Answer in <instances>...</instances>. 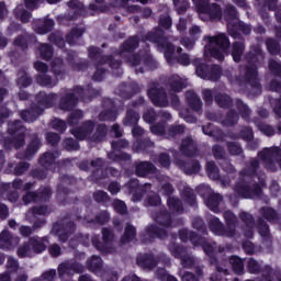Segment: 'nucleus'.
Listing matches in <instances>:
<instances>
[{
  "label": "nucleus",
  "mask_w": 281,
  "mask_h": 281,
  "mask_svg": "<svg viewBox=\"0 0 281 281\" xmlns=\"http://www.w3.org/2000/svg\"><path fill=\"white\" fill-rule=\"evenodd\" d=\"M204 38L209 40L210 45H216L215 47H218L222 52H229V45H232V43L225 33H221L216 36H205Z\"/></svg>",
  "instance_id": "7c9ffc66"
},
{
  "label": "nucleus",
  "mask_w": 281,
  "mask_h": 281,
  "mask_svg": "<svg viewBox=\"0 0 281 281\" xmlns=\"http://www.w3.org/2000/svg\"><path fill=\"white\" fill-rule=\"evenodd\" d=\"M260 160L252 159L248 166L239 172V180L236 182L234 191L241 199H260L262 188H267L265 173L258 176Z\"/></svg>",
  "instance_id": "f257e3e1"
},
{
  "label": "nucleus",
  "mask_w": 281,
  "mask_h": 281,
  "mask_svg": "<svg viewBox=\"0 0 281 281\" xmlns=\"http://www.w3.org/2000/svg\"><path fill=\"white\" fill-rule=\"evenodd\" d=\"M43 113H45V109L36 103H32L29 109L21 110L19 115L23 122L32 124V122H36V120H38Z\"/></svg>",
  "instance_id": "f3484780"
},
{
  "label": "nucleus",
  "mask_w": 281,
  "mask_h": 281,
  "mask_svg": "<svg viewBox=\"0 0 281 281\" xmlns=\"http://www.w3.org/2000/svg\"><path fill=\"white\" fill-rule=\"evenodd\" d=\"M56 100H58V93L50 92L47 93L45 91H40L35 95V102L41 106L42 109H52L56 104Z\"/></svg>",
  "instance_id": "4be33fe9"
},
{
  "label": "nucleus",
  "mask_w": 281,
  "mask_h": 281,
  "mask_svg": "<svg viewBox=\"0 0 281 281\" xmlns=\"http://www.w3.org/2000/svg\"><path fill=\"white\" fill-rule=\"evenodd\" d=\"M53 229L59 238V243H67L76 234V222L69 221L66 224L55 223Z\"/></svg>",
  "instance_id": "4468645a"
},
{
  "label": "nucleus",
  "mask_w": 281,
  "mask_h": 281,
  "mask_svg": "<svg viewBox=\"0 0 281 281\" xmlns=\"http://www.w3.org/2000/svg\"><path fill=\"white\" fill-rule=\"evenodd\" d=\"M93 131H95V121L87 120L81 123L80 126H76L70 130L71 135L78 139V142H85L87 137H91L93 135Z\"/></svg>",
  "instance_id": "ddd939ff"
},
{
  "label": "nucleus",
  "mask_w": 281,
  "mask_h": 281,
  "mask_svg": "<svg viewBox=\"0 0 281 281\" xmlns=\"http://www.w3.org/2000/svg\"><path fill=\"white\" fill-rule=\"evenodd\" d=\"M262 278L265 281H281V270H273L271 266H263Z\"/></svg>",
  "instance_id": "3c124183"
},
{
  "label": "nucleus",
  "mask_w": 281,
  "mask_h": 281,
  "mask_svg": "<svg viewBox=\"0 0 281 281\" xmlns=\"http://www.w3.org/2000/svg\"><path fill=\"white\" fill-rule=\"evenodd\" d=\"M16 85L18 87H24L25 89L32 85V77L27 75V71L20 70L18 72Z\"/></svg>",
  "instance_id": "774afa93"
},
{
  "label": "nucleus",
  "mask_w": 281,
  "mask_h": 281,
  "mask_svg": "<svg viewBox=\"0 0 281 281\" xmlns=\"http://www.w3.org/2000/svg\"><path fill=\"white\" fill-rule=\"evenodd\" d=\"M147 95L154 106H160V109H164L170 104L166 89L164 87L158 88V83H153V86L147 90Z\"/></svg>",
  "instance_id": "9b49d317"
},
{
  "label": "nucleus",
  "mask_w": 281,
  "mask_h": 281,
  "mask_svg": "<svg viewBox=\"0 0 281 281\" xmlns=\"http://www.w3.org/2000/svg\"><path fill=\"white\" fill-rule=\"evenodd\" d=\"M7 170H9V172H12V175H15V177H21V175H25V172L30 170V162H9Z\"/></svg>",
  "instance_id": "ea45409f"
},
{
  "label": "nucleus",
  "mask_w": 281,
  "mask_h": 281,
  "mask_svg": "<svg viewBox=\"0 0 281 281\" xmlns=\"http://www.w3.org/2000/svg\"><path fill=\"white\" fill-rule=\"evenodd\" d=\"M94 128L95 131L90 136V142H93L94 144H101V142H104V139H106L109 127H106V124L101 123V124H98L97 127Z\"/></svg>",
  "instance_id": "58836bf2"
},
{
  "label": "nucleus",
  "mask_w": 281,
  "mask_h": 281,
  "mask_svg": "<svg viewBox=\"0 0 281 281\" xmlns=\"http://www.w3.org/2000/svg\"><path fill=\"white\" fill-rule=\"evenodd\" d=\"M181 196L184 203H187V205H189L190 207H194V205H196V193H194V190L192 188H184L181 192Z\"/></svg>",
  "instance_id": "4d7b16f0"
},
{
  "label": "nucleus",
  "mask_w": 281,
  "mask_h": 281,
  "mask_svg": "<svg viewBox=\"0 0 281 281\" xmlns=\"http://www.w3.org/2000/svg\"><path fill=\"white\" fill-rule=\"evenodd\" d=\"M139 238L143 245H148V243H153L155 238H168V231H166V228H160L159 226L151 224L145 228V233H142Z\"/></svg>",
  "instance_id": "f8f14e48"
},
{
  "label": "nucleus",
  "mask_w": 281,
  "mask_h": 281,
  "mask_svg": "<svg viewBox=\"0 0 281 281\" xmlns=\"http://www.w3.org/2000/svg\"><path fill=\"white\" fill-rule=\"evenodd\" d=\"M99 122H115L117 120V110L106 109L99 113Z\"/></svg>",
  "instance_id": "052dcab7"
},
{
  "label": "nucleus",
  "mask_w": 281,
  "mask_h": 281,
  "mask_svg": "<svg viewBox=\"0 0 281 281\" xmlns=\"http://www.w3.org/2000/svg\"><path fill=\"white\" fill-rule=\"evenodd\" d=\"M35 80L40 87H47V89H54V87L58 85V78L55 77V79H53L47 72L37 75Z\"/></svg>",
  "instance_id": "09e8293b"
},
{
  "label": "nucleus",
  "mask_w": 281,
  "mask_h": 281,
  "mask_svg": "<svg viewBox=\"0 0 281 281\" xmlns=\"http://www.w3.org/2000/svg\"><path fill=\"white\" fill-rule=\"evenodd\" d=\"M186 100L189 109L195 112L202 111L203 102L201 101V98H199V94H196V92L192 90L187 91Z\"/></svg>",
  "instance_id": "473e14b6"
},
{
  "label": "nucleus",
  "mask_w": 281,
  "mask_h": 281,
  "mask_svg": "<svg viewBox=\"0 0 281 281\" xmlns=\"http://www.w3.org/2000/svg\"><path fill=\"white\" fill-rule=\"evenodd\" d=\"M19 237H14L8 229H3L0 233V249L3 251H12L14 249V245H18Z\"/></svg>",
  "instance_id": "b1692460"
},
{
  "label": "nucleus",
  "mask_w": 281,
  "mask_h": 281,
  "mask_svg": "<svg viewBox=\"0 0 281 281\" xmlns=\"http://www.w3.org/2000/svg\"><path fill=\"white\" fill-rule=\"evenodd\" d=\"M7 132L13 137V148L15 150L25 146V125H23V121L9 122Z\"/></svg>",
  "instance_id": "9d476101"
},
{
  "label": "nucleus",
  "mask_w": 281,
  "mask_h": 281,
  "mask_svg": "<svg viewBox=\"0 0 281 281\" xmlns=\"http://www.w3.org/2000/svg\"><path fill=\"white\" fill-rule=\"evenodd\" d=\"M109 159L111 161H114L115 164H126L127 166H131L133 164V156L126 151L121 153H110L108 155Z\"/></svg>",
  "instance_id": "49530a36"
},
{
  "label": "nucleus",
  "mask_w": 281,
  "mask_h": 281,
  "mask_svg": "<svg viewBox=\"0 0 281 281\" xmlns=\"http://www.w3.org/2000/svg\"><path fill=\"white\" fill-rule=\"evenodd\" d=\"M228 262L236 276H243L245 273V261L238 256H232L228 259Z\"/></svg>",
  "instance_id": "6e6d98bb"
},
{
  "label": "nucleus",
  "mask_w": 281,
  "mask_h": 281,
  "mask_svg": "<svg viewBox=\"0 0 281 281\" xmlns=\"http://www.w3.org/2000/svg\"><path fill=\"white\" fill-rule=\"evenodd\" d=\"M76 50H70L66 56V63H68L69 67H71L72 71H87L89 69V60L79 59Z\"/></svg>",
  "instance_id": "5701e85b"
},
{
  "label": "nucleus",
  "mask_w": 281,
  "mask_h": 281,
  "mask_svg": "<svg viewBox=\"0 0 281 281\" xmlns=\"http://www.w3.org/2000/svg\"><path fill=\"white\" fill-rule=\"evenodd\" d=\"M145 41L154 43L158 49H162L167 63L169 65H175V58L177 57L175 56V52L177 48L175 47V44L168 42L166 31L155 27L154 31H150L145 35Z\"/></svg>",
  "instance_id": "20e7f679"
},
{
  "label": "nucleus",
  "mask_w": 281,
  "mask_h": 281,
  "mask_svg": "<svg viewBox=\"0 0 281 281\" xmlns=\"http://www.w3.org/2000/svg\"><path fill=\"white\" fill-rule=\"evenodd\" d=\"M139 47V35L130 36L125 40L119 49L114 52L116 56H124V54H134L135 50Z\"/></svg>",
  "instance_id": "aec40b11"
},
{
  "label": "nucleus",
  "mask_w": 281,
  "mask_h": 281,
  "mask_svg": "<svg viewBox=\"0 0 281 281\" xmlns=\"http://www.w3.org/2000/svg\"><path fill=\"white\" fill-rule=\"evenodd\" d=\"M142 91L139 83L135 81L122 82L115 90L116 95L123 98V100H131L133 95H137Z\"/></svg>",
  "instance_id": "dca6fc26"
},
{
  "label": "nucleus",
  "mask_w": 281,
  "mask_h": 281,
  "mask_svg": "<svg viewBox=\"0 0 281 281\" xmlns=\"http://www.w3.org/2000/svg\"><path fill=\"white\" fill-rule=\"evenodd\" d=\"M134 167L136 177H140L142 179H146L150 175H157V167L150 161L136 160Z\"/></svg>",
  "instance_id": "412c9836"
},
{
  "label": "nucleus",
  "mask_w": 281,
  "mask_h": 281,
  "mask_svg": "<svg viewBox=\"0 0 281 281\" xmlns=\"http://www.w3.org/2000/svg\"><path fill=\"white\" fill-rule=\"evenodd\" d=\"M139 112L133 110V109H127L125 117L123 120V125L124 126H137L139 124L140 120Z\"/></svg>",
  "instance_id": "864d4df0"
},
{
  "label": "nucleus",
  "mask_w": 281,
  "mask_h": 281,
  "mask_svg": "<svg viewBox=\"0 0 281 281\" xmlns=\"http://www.w3.org/2000/svg\"><path fill=\"white\" fill-rule=\"evenodd\" d=\"M29 243L34 254H43V251L47 249L46 243H49V240L47 239V237L33 236L29 238Z\"/></svg>",
  "instance_id": "72a5a7b5"
},
{
  "label": "nucleus",
  "mask_w": 281,
  "mask_h": 281,
  "mask_svg": "<svg viewBox=\"0 0 281 281\" xmlns=\"http://www.w3.org/2000/svg\"><path fill=\"white\" fill-rule=\"evenodd\" d=\"M41 138L38 135H33L30 143L26 146V149L23 153H19L16 155L18 159H27V161H32L34 159V155L41 150Z\"/></svg>",
  "instance_id": "a211bd4d"
},
{
  "label": "nucleus",
  "mask_w": 281,
  "mask_h": 281,
  "mask_svg": "<svg viewBox=\"0 0 281 281\" xmlns=\"http://www.w3.org/2000/svg\"><path fill=\"white\" fill-rule=\"evenodd\" d=\"M38 49L43 60H52L54 58V46L52 44H41Z\"/></svg>",
  "instance_id": "338daca9"
},
{
  "label": "nucleus",
  "mask_w": 281,
  "mask_h": 281,
  "mask_svg": "<svg viewBox=\"0 0 281 281\" xmlns=\"http://www.w3.org/2000/svg\"><path fill=\"white\" fill-rule=\"evenodd\" d=\"M82 117H85V113L82 112V110L72 111L67 117L68 126H71L72 128H74V126H78V124H80V120H82Z\"/></svg>",
  "instance_id": "e2e57ef3"
},
{
  "label": "nucleus",
  "mask_w": 281,
  "mask_h": 281,
  "mask_svg": "<svg viewBox=\"0 0 281 281\" xmlns=\"http://www.w3.org/2000/svg\"><path fill=\"white\" fill-rule=\"evenodd\" d=\"M238 120H240L238 112H236V110H228L223 124L224 126H236V124H238Z\"/></svg>",
  "instance_id": "69168bd1"
},
{
  "label": "nucleus",
  "mask_w": 281,
  "mask_h": 281,
  "mask_svg": "<svg viewBox=\"0 0 281 281\" xmlns=\"http://www.w3.org/2000/svg\"><path fill=\"white\" fill-rule=\"evenodd\" d=\"M88 58L93 63L94 67L109 65L114 70L115 76H122V60L115 59L113 55H104V50L98 46L88 47Z\"/></svg>",
  "instance_id": "39448f33"
},
{
  "label": "nucleus",
  "mask_w": 281,
  "mask_h": 281,
  "mask_svg": "<svg viewBox=\"0 0 281 281\" xmlns=\"http://www.w3.org/2000/svg\"><path fill=\"white\" fill-rule=\"evenodd\" d=\"M245 54V42H234L232 44L231 56L234 63H240L243 55Z\"/></svg>",
  "instance_id": "603ef678"
},
{
  "label": "nucleus",
  "mask_w": 281,
  "mask_h": 281,
  "mask_svg": "<svg viewBox=\"0 0 281 281\" xmlns=\"http://www.w3.org/2000/svg\"><path fill=\"white\" fill-rule=\"evenodd\" d=\"M101 234L102 240H100V236L98 235L91 238L92 246L97 251H100V254H111V251H113V247H111V245H113L115 233H113V229L109 227H103Z\"/></svg>",
  "instance_id": "6e6552de"
},
{
  "label": "nucleus",
  "mask_w": 281,
  "mask_h": 281,
  "mask_svg": "<svg viewBox=\"0 0 281 281\" xmlns=\"http://www.w3.org/2000/svg\"><path fill=\"white\" fill-rule=\"evenodd\" d=\"M168 86L170 91H173V93H181L183 89H186V81L179 76H171L168 79Z\"/></svg>",
  "instance_id": "8fccbe9b"
},
{
  "label": "nucleus",
  "mask_w": 281,
  "mask_h": 281,
  "mask_svg": "<svg viewBox=\"0 0 281 281\" xmlns=\"http://www.w3.org/2000/svg\"><path fill=\"white\" fill-rule=\"evenodd\" d=\"M100 95V90L93 89L91 85L86 88L75 86L71 92H67V88L60 91L59 109L60 111H74L78 106V102H91L93 98Z\"/></svg>",
  "instance_id": "7ed1b4c3"
},
{
  "label": "nucleus",
  "mask_w": 281,
  "mask_h": 281,
  "mask_svg": "<svg viewBox=\"0 0 281 281\" xmlns=\"http://www.w3.org/2000/svg\"><path fill=\"white\" fill-rule=\"evenodd\" d=\"M209 229L214 234V236H225L226 238H229V233H227V227L223 222H221V218L212 215L209 220Z\"/></svg>",
  "instance_id": "393cba45"
},
{
  "label": "nucleus",
  "mask_w": 281,
  "mask_h": 281,
  "mask_svg": "<svg viewBox=\"0 0 281 281\" xmlns=\"http://www.w3.org/2000/svg\"><path fill=\"white\" fill-rule=\"evenodd\" d=\"M214 101L220 109H232V106H234V99L227 93H216L214 95Z\"/></svg>",
  "instance_id": "de8ad7c7"
},
{
  "label": "nucleus",
  "mask_w": 281,
  "mask_h": 281,
  "mask_svg": "<svg viewBox=\"0 0 281 281\" xmlns=\"http://www.w3.org/2000/svg\"><path fill=\"white\" fill-rule=\"evenodd\" d=\"M193 247H202L204 254L210 258V263L214 265L217 262L216 252L214 251V246L209 243L207 238L200 235L198 241Z\"/></svg>",
  "instance_id": "a878e982"
},
{
  "label": "nucleus",
  "mask_w": 281,
  "mask_h": 281,
  "mask_svg": "<svg viewBox=\"0 0 281 281\" xmlns=\"http://www.w3.org/2000/svg\"><path fill=\"white\" fill-rule=\"evenodd\" d=\"M167 206L172 214H183L186 212L183 202L177 196H169L167 199Z\"/></svg>",
  "instance_id": "a19ab883"
},
{
  "label": "nucleus",
  "mask_w": 281,
  "mask_h": 281,
  "mask_svg": "<svg viewBox=\"0 0 281 281\" xmlns=\"http://www.w3.org/2000/svg\"><path fill=\"white\" fill-rule=\"evenodd\" d=\"M134 240H137V228L133 224H126L124 233L120 238V244L128 245V243H133Z\"/></svg>",
  "instance_id": "4c0bfd02"
},
{
  "label": "nucleus",
  "mask_w": 281,
  "mask_h": 281,
  "mask_svg": "<svg viewBox=\"0 0 281 281\" xmlns=\"http://www.w3.org/2000/svg\"><path fill=\"white\" fill-rule=\"evenodd\" d=\"M155 221L157 225H160L161 227H166L167 229L172 227V214H170V211L164 210L157 213Z\"/></svg>",
  "instance_id": "79ce46f5"
},
{
  "label": "nucleus",
  "mask_w": 281,
  "mask_h": 281,
  "mask_svg": "<svg viewBox=\"0 0 281 281\" xmlns=\"http://www.w3.org/2000/svg\"><path fill=\"white\" fill-rule=\"evenodd\" d=\"M50 71L54 74L55 78L65 77V60L60 57H55L50 63Z\"/></svg>",
  "instance_id": "a18cd8bd"
},
{
  "label": "nucleus",
  "mask_w": 281,
  "mask_h": 281,
  "mask_svg": "<svg viewBox=\"0 0 281 281\" xmlns=\"http://www.w3.org/2000/svg\"><path fill=\"white\" fill-rule=\"evenodd\" d=\"M87 267L92 273H101L103 267L102 257L93 255L87 260Z\"/></svg>",
  "instance_id": "5fc2aeb1"
},
{
  "label": "nucleus",
  "mask_w": 281,
  "mask_h": 281,
  "mask_svg": "<svg viewBox=\"0 0 281 281\" xmlns=\"http://www.w3.org/2000/svg\"><path fill=\"white\" fill-rule=\"evenodd\" d=\"M259 214H261L262 218L265 221H268V223H272L274 225H280L281 223V214L272 206H262L259 210Z\"/></svg>",
  "instance_id": "cd10ccee"
},
{
  "label": "nucleus",
  "mask_w": 281,
  "mask_h": 281,
  "mask_svg": "<svg viewBox=\"0 0 281 281\" xmlns=\"http://www.w3.org/2000/svg\"><path fill=\"white\" fill-rule=\"evenodd\" d=\"M266 46L267 50L271 56H279L281 48H280V42L273 37H269L266 40Z\"/></svg>",
  "instance_id": "680f3d73"
},
{
  "label": "nucleus",
  "mask_w": 281,
  "mask_h": 281,
  "mask_svg": "<svg viewBox=\"0 0 281 281\" xmlns=\"http://www.w3.org/2000/svg\"><path fill=\"white\" fill-rule=\"evenodd\" d=\"M257 232L261 236V238H271V231L269 228V224H267L263 218H259L257 221Z\"/></svg>",
  "instance_id": "0e129e2a"
},
{
  "label": "nucleus",
  "mask_w": 281,
  "mask_h": 281,
  "mask_svg": "<svg viewBox=\"0 0 281 281\" xmlns=\"http://www.w3.org/2000/svg\"><path fill=\"white\" fill-rule=\"evenodd\" d=\"M258 157L263 161V168H266L268 172H278V166L281 170L280 147H266L258 153Z\"/></svg>",
  "instance_id": "0eeeda50"
},
{
  "label": "nucleus",
  "mask_w": 281,
  "mask_h": 281,
  "mask_svg": "<svg viewBox=\"0 0 281 281\" xmlns=\"http://www.w3.org/2000/svg\"><path fill=\"white\" fill-rule=\"evenodd\" d=\"M36 42V36L34 34H29V33H24L19 35L14 42L13 45H15V47H20V49H27V47H30V45H32V43Z\"/></svg>",
  "instance_id": "c9c22d12"
},
{
  "label": "nucleus",
  "mask_w": 281,
  "mask_h": 281,
  "mask_svg": "<svg viewBox=\"0 0 281 281\" xmlns=\"http://www.w3.org/2000/svg\"><path fill=\"white\" fill-rule=\"evenodd\" d=\"M245 60L248 65L246 66L244 80L247 85H250L248 95L249 98H258L262 93V86L260 85V79H258V67L265 60L262 47L260 45L251 46L250 50L245 54Z\"/></svg>",
  "instance_id": "f03ea898"
},
{
  "label": "nucleus",
  "mask_w": 281,
  "mask_h": 281,
  "mask_svg": "<svg viewBox=\"0 0 281 281\" xmlns=\"http://www.w3.org/2000/svg\"><path fill=\"white\" fill-rule=\"evenodd\" d=\"M57 273L59 280H63L65 276L71 277L74 273H85V266L78 261L61 262L57 267Z\"/></svg>",
  "instance_id": "2eb2a0df"
},
{
  "label": "nucleus",
  "mask_w": 281,
  "mask_h": 281,
  "mask_svg": "<svg viewBox=\"0 0 281 281\" xmlns=\"http://www.w3.org/2000/svg\"><path fill=\"white\" fill-rule=\"evenodd\" d=\"M56 22L52 19L37 20L34 22V31L36 34H49L54 30Z\"/></svg>",
  "instance_id": "f704fd0d"
},
{
  "label": "nucleus",
  "mask_w": 281,
  "mask_h": 281,
  "mask_svg": "<svg viewBox=\"0 0 281 281\" xmlns=\"http://www.w3.org/2000/svg\"><path fill=\"white\" fill-rule=\"evenodd\" d=\"M144 67L148 69L149 71H154V69H157L159 67V64L155 58H153V55L148 50H143V58H142Z\"/></svg>",
  "instance_id": "13d9d810"
},
{
  "label": "nucleus",
  "mask_w": 281,
  "mask_h": 281,
  "mask_svg": "<svg viewBox=\"0 0 281 281\" xmlns=\"http://www.w3.org/2000/svg\"><path fill=\"white\" fill-rule=\"evenodd\" d=\"M60 157L59 151H46L44 153L40 159L38 164L42 168H46L47 170H52V166H60V161L56 162V159Z\"/></svg>",
  "instance_id": "bb28decb"
},
{
  "label": "nucleus",
  "mask_w": 281,
  "mask_h": 281,
  "mask_svg": "<svg viewBox=\"0 0 281 281\" xmlns=\"http://www.w3.org/2000/svg\"><path fill=\"white\" fill-rule=\"evenodd\" d=\"M199 14H207L210 21H221L223 9L218 3L210 4L209 0H192Z\"/></svg>",
  "instance_id": "1a4fd4ad"
},
{
  "label": "nucleus",
  "mask_w": 281,
  "mask_h": 281,
  "mask_svg": "<svg viewBox=\"0 0 281 281\" xmlns=\"http://www.w3.org/2000/svg\"><path fill=\"white\" fill-rule=\"evenodd\" d=\"M60 183L57 184V194L60 196V194H64V196H67V194L71 193V189H69L66 186H75L76 179L74 176L69 175H63L59 177Z\"/></svg>",
  "instance_id": "2f4dec72"
},
{
  "label": "nucleus",
  "mask_w": 281,
  "mask_h": 281,
  "mask_svg": "<svg viewBox=\"0 0 281 281\" xmlns=\"http://www.w3.org/2000/svg\"><path fill=\"white\" fill-rule=\"evenodd\" d=\"M195 67V74L202 80H210L211 82H216L221 80V76H223V68L221 65H209L207 63H203V59L195 58L192 63Z\"/></svg>",
  "instance_id": "423d86ee"
},
{
  "label": "nucleus",
  "mask_w": 281,
  "mask_h": 281,
  "mask_svg": "<svg viewBox=\"0 0 281 281\" xmlns=\"http://www.w3.org/2000/svg\"><path fill=\"white\" fill-rule=\"evenodd\" d=\"M180 153H182L184 157H196V155H199V147H196V144L192 137L182 139Z\"/></svg>",
  "instance_id": "c756f323"
},
{
  "label": "nucleus",
  "mask_w": 281,
  "mask_h": 281,
  "mask_svg": "<svg viewBox=\"0 0 281 281\" xmlns=\"http://www.w3.org/2000/svg\"><path fill=\"white\" fill-rule=\"evenodd\" d=\"M223 218L226 224V231L228 233V238H234L236 236V225H238V217L232 211H225L223 213Z\"/></svg>",
  "instance_id": "c85d7f7f"
},
{
  "label": "nucleus",
  "mask_w": 281,
  "mask_h": 281,
  "mask_svg": "<svg viewBox=\"0 0 281 281\" xmlns=\"http://www.w3.org/2000/svg\"><path fill=\"white\" fill-rule=\"evenodd\" d=\"M136 265L140 267V269L153 271V269L159 265V259L155 257V254L153 252L138 254L136 257Z\"/></svg>",
  "instance_id": "6ab92c4d"
},
{
  "label": "nucleus",
  "mask_w": 281,
  "mask_h": 281,
  "mask_svg": "<svg viewBox=\"0 0 281 281\" xmlns=\"http://www.w3.org/2000/svg\"><path fill=\"white\" fill-rule=\"evenodd\" d=\"M226 148L232 157H240L244 155L243 145L238 142H226Z\"/></svg>",
  "instance_id": "bf43d9fd"
},
{
  "label": "nucleus",
  "mask_w": 281,
  "mask_h": 281,
  "mask_svg": "<svg viewBox=\"0 0 281 281\" xmlns=\"http://www.w3.org/2000/svg\"><path fill=\"white\" fill-rule=\"evenodd\" d=\"M178 236L181 243H188V240H190V243L194 247V245H196V241L199 240L201 235H199L196 232L189 231L188 228H182V229H179Z\"/></svg>",
  "instance_id": "37998d69"
},
{
  "label": "nucleus",
  "mask_w": 281,
  "mask_h": 281,
  "mask_svg": "<svg viewBox=\"0 0 281 281\" xmlns=\"http://www.w3.org/2000/svg\"><path fill=\"white\" fill-rule=\"evenodd\" d=\"M221 203H223V195L220 193H211L206 198V205L214 214H221Z\"/></svg>",
  "instance_id": "e433bc0d"
},
{
  "label": "nucleus",
  "mask_w": 281,
  "mask_h": 281,
  "mask_svg": "<svg viewBox=\"0 0 281 281\" xmlns=\"http://www.w3.org/2000/svg\"><path fill=\"white\" fill-rule=\"evenodd\" d=\"M181 168L186 175H199L201 172V162L194 159L182 161Z\"/></svg>",
  "instance_id": "c03bdc74"
}]
</instances>
